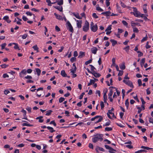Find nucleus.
I'll return each mask as SVG.
<instances>
[{"instance_id": "052dcab7", "label": "nucleus", "mask_w": 153, "mask_h": 153, "mask_svg": "<svg viewBox=\"0 0 153 153\" xmlns=\"http://www.w3.org/2000/svg\"><path fill=\"white\" fill-rule=\"evenodd\" d=\"M110 0H106L105 1V4L107 7L108 6L110 5Z\"/></svg>"}, {"instance_id": "338daca9", "label": "nucleus", "mask_w": 153, "mask_h": 153, "mask_svg": "<svg viewBox=\"0 0 153 153\" xmlns=\"http://www.w3.org/2000/svg\"><path fill=\"white\" fill-rule=\"evenodd\" d=\"M46 2L48 3V5L49 6H51V2L50 0H46Z\"/></svg>"}, {"instance_id": "ddd939ff", "label": "nucleus", "mask_w": 153, "mask_h": 153, "mask_svg": "<svg viewBox=\"0 0 153 153\" xmlns=\"http://www.w3.org/2000/svg\"><path fill=\"white\" fill-rule=\"evenodd\" d=\"M97 51V49L96 47H93L91 49V52L94 54H96Z\"/></svg>"}, {"instance_id": "a878e982", "label": "nucleus", "mask_w": 153, "mask_h": 153, "mask_svg": "<svg viewBox=\"0 0 153 153\" xmlns=\"http://www.w3.org/2000/svg\"><path fill=\"white\" fill-rule=\"evenodd\" d=\"M56 1L57 3L58 4L61 5L63 4V0H56Z\"/></svg>"}, {"instance_id": "864d4df0", "label": "nucleus", "mask_w": 153, "mask_h": 153, "mask_svg": "<svg viewBox=\"0 0 153 153\" xmlns=\"http://www.w3.org/2000/svg\"><path fill=\"white\" fill-rule=\"evenodd\" d=\"M147 36L146 35V36L143 37V39H142L141 41V42H143L144 41L146 40H147Z\"/></svg>"}, {"instance_id": "f257e3e1", "label": "nucleus", "mask_w": 153, "mask_h": 153, "mask_svg": "<svg viewBox=\"0 0 153 153\" xmlns=\"http://www.w3.org/2000/svg\"><path fill=\"white\" fill-rule=\"evenodd\" d=\"M94 136V137L92 139V141L94 143H96L99 141H101L103 140L102 134H98Z\"/></svg>"}, {"instance_id": "6ab92c4d", "label": "nucleus", "mask_w": 153, "mask_h": 153, "mask_svg": "<svg viewBox=\"0 0 153 153\" xmlns=\"http://www.w3.org/2000/svg\"><path fill=\"white\" fill-rule=\"evenodd\" d=\"M61 75L64 77H67V75L66 74L64 70H62L61 71Z\"/></svg>"}, {"instance_id": "774afa93", "label": "nucleus", "mask_w": 153, "mask_h": 153, "mask_svg": "<svg viewBox=\"0 0 153 153\" xmlns=\"http://www.w3.org/2000/svg\"><path fill=\"white\" fill-rule=\"evenodd\" d=\"M149 121L150 123H152L153 124V118L150 117L149 119Z\"/></svg>"}, {"instance_id": "de8ad7c7", "label": "nucleus", "mask_w": 153, "mask_h": 153, "mask_svg": "<svg viewBox=\"0 0 153 153\" xmlns=\"http://www.w3.org/2000/svg\"><path fill=\"white\" fill-rule=\"evenodd\" d=\"M52 111L51 110L48 111L46 112V115L47 116H49L51 114V113L52 112Z\"/></svg>"}, {"instance_id": "4c0bfd02", "label": "nucleus", "mask_w": 153, "mask_h": 153, "mask_svg": "<svg viewBox=\"0 0 153 153\" xmlns=\"http://www.w3.org/2000/svg\"><path fill=\"white\" fill-rule=\"evenodd\" d=\"M141 148L142 149H146L147 150H149L150 149H152V148H150L149 147H147V146H141Z\"/></svg>"}, {"instance_id": "4468645a", "label": "nucleus", "mask_w": 153, "mask_h": 153, "mask_svg": "<svg viewBox=\"0 0 153 153\" xmlns=\"http://www.w3.org/2000/svg\"><path fill=\"white\" fill-rule=\"evenodd\" d=\"M3 19L6 21L7 23H9L11 22V20L9 19V17L7 16L4 17Z\"/></svg>"}, {"instance_id": "393cba45", "label": "nucleus", "mask_w": 153, "mask_h": 153, "mask_svg": "<svg viewBox=\"0 0 153 153\" xmlns=\"http://www.w3.org/2000/svg\"><path fill=\"white\" fill-rule=\"evenodd\" d=\"M110 41L112 43L113 46H114L117 43V41L114 39H111L110 40Z\"/></svg>"}, {"instance_id": "5fc2aeb1", "label": "nucleus", "mask_w": 153, "mask_h": 153, "mask_svg": "<svg viewBox=\"0 0 153 153\" xmlns=\"http://www.w3.org/2000/svg\"><path fill=\"white\" fill-rule=\"evenodd\" d=\"M65 100V98L63 97H60L59 100V102L60 103L62 102Z\"/></svg>"}, {"instance_id": "dca6fc26", "label": "nucleus", "mask_w": 153, "mask_h": 153, "mask_svg": "<svg viewBox=\"0 0 153 153\" xmlns=\"http://www.w3.org/2000/svg\"><path fill=\"white\" fill-rule=\"evenodd\" d=\"M92 74L96 78L99 77L100 76V74L97 73L94 71H93L92 73Z\"/></svg>"}, {"instance_id": "0eeeda50", "label": "nucleus", "mask_w": 153, "mask_h": 153, "mask_svg": "<svg viewBox=\"0 0 153 153\" xmlns=\"http://www.w3.org/2000/svg\"><path fill=\"white\" fill-rule=\"evenodd\" d=\"M123 82L127 85L130 86L131 87L133 88L134 86L132 82L130 80H124Z\"/></svg>"}, {"instance_id": "58836bf2", "label": "nucleus", "mask_w": 153, "mask_h": 153, "mask_svg": "<svg viewBox=\"0 0 153 153\" xmlns=\"http://www.w3.org/2000/svg\"><path fill=\"white\" fill-rule=\"evenodd\" d=\"M32 48L35 50L37 51V52H38L39 48L38 47L37 45L33 46Z\"/></svg>"}, {"instance_id": "6e6d98bb", "label": "nucleus", "mask_w": 153, "mask_h": 153, "mask_svg": "<svg viewBox=\"0 0 153 153\" xmlns=\"http://www.w3.org/2000/svg\"><path fill=\"white\" fill-rule=\"evenodd\" d=\"M122 22L123 23V24L124 25L127 27L128 24V23L126 21L123 20L122 21Z\"/></svg>"}, {"instance_id": "412c9836", "label": "nucleus", "mask_w": 153, "mask_h": 153, "mask_svg": "<svg viewBox=\"0 0 153 153\" xmlns=\"http://www.w3.org/2000/svg\"><path fill=\"white\" fill-rule=\"evenodd\" d=\"M96 9L97 10L100 11L102 12L103 11V10L99 6V4H97L96 6Z\"/></svg>"}, {"instance_id": "f03ea898", "label": "nucleus", "mask_w": 153, "mask_h": 153, "mask_svg": "<svg viewBox=\"0 0 153 153\" xmlns=\"http://www.w3.org/2000/svg\"><path fill=\"white\" fill-rule=\"evenodd\" d=\"M114 108H112L111 109L109 110L108 112L107 113V114L108 117L110 119H112V118H116V117L115 116L113 111H114Z\"/></svg>"}, {"instance_id": "e2e57ef3", "label": "nucleus", "mask_w": 153, "mask_h": 153, "mask_svg": "<svg viewBox=\"0 0 153 153\" xmlns=\"http://www.w3.org/2000/svg\"><path fill=\"white\" fill-rule=\"evenodd\" d=\"M50 124H53V125L54 126H56V123L55 122V121L54 120L52 121H51L50 123Z\"/></svg>"}, {"instance_id": "680f3d73", "label": "nucleus", "mask_w": 153, "mask_h": 153, "mask_svg": "<svg viewBox=\"0 0 153 153\" xmlns=\"http://www.w3.org/2000/svg\"><path fill=\"white\" fill-rule=\"evenodd\" d=\"M137 53H138V56L140 57L143 55V53H142L140 51H137Z\"/></svg>"}, {"instance_id": "7ed1b4c3", "label": "nucleus", "mask_w": 153, "mask_h": 153, "mask_svg": "<svg viewBox=\"0 0 153 153\" xmlns=\"http://www.w3.org/2000/svg\"><path fill=\"white\" fill-rule=\"evenodd\" d=\"M89 22L86 20L85 22V24L82 27V30L83 31L87 32L89 30Z\"/></svg>"}, {"instance_id": "a19ab883", "label": "nucleus", "mask_w": 153, "mask_h": 153, "mask_svg": "<svg viewBox=\"0 0 153 153\" xmlns=\"http://www.w3.org/2000/svg\"><path fill=\"white\" fill-rule=\"evenodd\" d=\"M113 94V90L111 89L109 93L108 94V97H111V96Z\"/></svg>"}, {"instance_id": "09e8293b", "label": "nucleus", "mask_w": 153, "mask_h": 153, "mask_svg": "<svg viewBox=\"0 0 153 153\" xmlns=\"http://www.w3.org/2000/svg\"><path fill=\"white\" fill-rule=\"evenodd\" d=\"M22 126H33V125H32L29 124H28V123H23Z\"/></svg>"}, {"instance_id": "a211bd4d", "label": "nucleus", "mask_w": 153, "mask_h": 153, "mask_svg": "<svg viewBox=\"0 0 153 153\" xmlns=\"http://www.w3.org/2000/svg\"><path fill=\"white\" fill-rule=\"evenodd\" d=\"M111 13L109 11H107L105 12H104L102 13V14H103L106 16H109Z\"/></svg>"}, {"instance_id": "cd10ccee", "label": "nucleus", "mask_w": 153, "mask_h": 153, "mask_svg": "<svg viewBox=\"0 0 153 153\" xmlns=\"http://www.w3.org/2000/svg\"><path fill=\"white\" fill-rule=\"evenodd\" d=\"M47 128L51 132V133H52L54 131H55V130H54V129H53V128L52 127H50V126H47Z\"/></svg>"}, {"instance_id": "aec40b11", "label": "nucleus", "mask_w": 153, "mask_h": 153, "mask_svg": "<svg viewBox=\"0 0 153 153\" xmlns=\"http://www.w3.org/2000/svg\"><path fill=\"white\" fill-rule=\"evenodd\" d=\"M13 45H15V46L14 47V48L15 49H18L19 50H20V49L19 48L18 46V45L17 43L13 42Z\"/></svg>"}, {"instance_id": "bf43d9fd", "label": "nucleus", "mask_w": 153, "mask_h": 153, "mask_svg": "<svg viewBox=\"0 0 153 153\" xmlns=\"http://www.w3.org/2000/svg\"><path fill=\"white\" fill-rule=\"evenodd\" d=\"M92 16L95 19H97L98 18V16L95 13H93Z\"/></svg>"}, {"instance_id": "2eb2a0df", "label": "nucleus", "mask_w": 153, "mask_h": 153, "mask_svg": "<svg viewBox=\"0 0 153 153\" xmlns=\"http://www.w3.org/2000/svg\"><path fill=\"white\" fill-rule=\"evenodd\" d=\"M96 150L97 152V153L99 152V150L100 151L102 152H104L105 150L102 148L98 146L96 147Z\"/></svg>"}, {"instance_id": "bb28decb", "label": "nucleus", "mask_w": 153, "mask_h": 153, "mask_svg": "<svg viewBox=\"0 0 153 153\" xmlns=\"http://www.w3.org/2000/svg\"><path fill=\"white\" fill-rule=\"evenodd\" d=\"M43 118V117L42 116H40L39 117H37L36 119L37 120H39V121L40 123H42L43 121V120L42 119Z\"/></svg>"}, {"instance_id": "2f4dec72", "label": "nucleus", "mask_w": 153, "mask_h": 153, "mask_svg": "<svg viewBox=\"0 0 153 153\" xmlns=\"http://www.w3.org/2000/svg\"><path fill=\"white\" fill-rule=\"evenodd\" d=\"M132 28L133 29V31L135 33H138L139 32V30L136 27H132Z\"/></svg>"}, {"instance_id": "f704fd0d", "label": "nucleus", "mask_w": 153, "mask_h": 153, "mask_svg": "<svg viewBox=\"0 0 153 153\" xmlns=\"http://www.w3.org/2000/svg\"><path fill=\"white\" fill-rule=\"evenodd\" d=\"M146 151L144 149H141L135 152V153H142V152H146Z\"/></svg>"}, {"instance_id": "72a5a7b5", "label": "nucleus", "mask_w": 153, "mask_h": 153, "mask_svg": "<svg viewBox=\"0 0 153 153\" xmlns=\"http://www.w3.org/2000/svg\"><path fill=\"white\" fill-rule=\"evenodd\" d=\"M120 68L122 70L124 69L125 68V66L124 64L123 63L121 65H120Z\"/></svg>"}, {"instance_id": "6e6552de", "label": "nucleus", "mask_w": 153, "mask_h": 153, "mask_svg": "<svg viewBox=\"0 0 153 153\" xmlns=\"http://www.w3.org/2000/svg\"><path fill=\"white\" fill-rule=\"evenodd\" d=\"M27 74L26 70L25 69H23L22 70V71L19 73V76L20 77H22L25 75H26Z\"/></svg>"}, {"instance_id": "e433bc0d", "label": "nucleus", "mask_w": 153, "mask_h": 153, "mask_svg": "<svg viewBox=\"0 0 153 153\" xmlns=\"http://www.w3.org/2000/svg\"><path fill=\"white\" fill-rule=\"evenodd\" d=\"M119 72L118 74V76H121L123 75V71L119 70L118 71Z\"/></svg>"}, {"instance_id": "3c124183", "label": "nucleus", "mask_w": 153, "mask_h": 153, "mask_svg": "<svg viewBox=\"0 0 153 153\" xmlns=\"http://www.w3.org/2000/svg\"><path fill=\"white\" fill-rule=\"evenodd\" d=\"M99 117H100V116H96L95 117H94L93 118H92L91 119V120L92 121H94V120H95L97 119L98 118H99Z\"/></svg>"}, {"instance_id": "49530a36", "label": "nucleus", "mask_w": 153, "mask_h": 153, "mask_svg": "<svg viewBox=\"0 0 153 153\" xmlns=\"http://www.w3.org/2000/svg\"><path fill=\"white\" fill-rule=\"evenodd\" d=\"M76 67H75V68L74 69H71V73L72 74L76 72Z\"/></svg>"}, {"instance_id": "ea45409f", "label": "nucleus", "mask_w": 153, "mask_h": 153, "mask_svg": "<svg viewBox=\"0 0 153 153\" xmlns=\"http://www.w3.org/2000/svg\"><path fill=\"white\" fill-rule=\"evenodd\" d=\"M145 62V58H143L142 59L141 61L140 62V65L141 66H143V65L144 63Z\"/></svg>"}, {"instance_id": "69168bd1", "label": "nucleus", "mask_w": 153, "mask_h": 153, "mask_svg": "<svg viewBox=\"0 0 153 153\" xmlns=\"http://www.w3.org/2000/svg\"><path fill=\"white\" fill-rule=\"evenodd\" d=\"M27 73L28 74H30L32 71V69H28L27 70H26Z\"/></svg>"}, {"instance_id": "79ce46f5", "label": "nucleus", "mask_w": 153, "mask_h": 153, "mask_svg": "<svg viewBox=\"0 0 153 153\" xmlns=\"http://www.w3.org/2000/svg\"><path fill=\"white\" fill-rule=\"evenodd\" d=\"M111 25H109L108 27L106 28V29L105 30V31H111Z\"/></svg>"}, {"instance_id": "c756f323", "label": "nucleus", "mask_w": 153, "mask_h": 153, "mask_svg": "<svg viewBox=\"0 0 153 153\" xmlns=\"http://www.w3.org/2000/svg\"><path fill=\"white\" fill-rule=\"evenodd\" d=\"M123 49L127 53H128L130 49V46L128 45L124 48Z\"/></svg>"}, {"instance_id": "f8f14e48", "label": "nucleus", "mask_w": 153, "mask_h": 153, "mask_svg": "<svg viewBox=\"0 0 153 153\" xmlns=\"http://www.w3.org/2000/svg\"><path fill=\"white\" fill-rule=\"evenodd\" d=\"M73 15L76 18L79 19H82V17L79 15V14L78 13H72Z\"/></svg>"}, {"instance_id": "5701e85b", "label": "nucleus", "mask_w": 153, "mask_h": 153, "mask_svg": "<svg viewBox=\"0 0 153 153\" xmlns=\"http://www.w3.org/2000/svg\"><path fill=\"white\" fill-rule=\"evenodd\" d=\"M146 4H144L143 6V10L144 13H147V10L146 8Z\"/></svg>"}, {"instance_id": "603ef678", "label": "nucleus", "mask_w": 153, "mask_h": 153, "mask_svg": "<svg viewBox=\"0 0 153 153\" xmlns=\"http://www.w3.org/2000/svg\"><path fill=\"white\" fill-rule=\"evenodd\" d=\"M70 61L72 62L76 61V58L75 57H72Z\"/></svg>"}, {"instance_id": "9b49d317", "label": "nucleus", "mask_w": 153, "mask_h": 153, "mask_svg": "<svg viewBox=\"0 0 153 153\" xmlns=\"http://www.w3.org/2000/svg\"><path fill=\"white\" fill-rule=\"evenodd\" d=\"M131 24L132 27H135L136 25L140 26V25L139 23H135L133 21H131Z\"/></svg>"}, {"instance_id": "4be33fe9", "label": "nucleus", "mask_w": 153, "mask_h": 153, "mask_svg": "<svg viewBox=\"0 0 153 153\" xmlns=\"http://www.w3.org/2000/svg\"><path fill=\"white\" fill-rule=\"evenodd\" d=\"M85 56V53L84 52L80 51L79 53V55L78 56V58H81Z\"/></svg>"}, {"instance_id": "473e14b6", "label": "nucleus", "mask_w": 153, "mask_h": 153, "mask_svg": "<svg viewBox=\"0 0 153 153\" xmlns=\"http://www.w3.org/2000/svg\"><path fill=\"white\" fill-rule=\"evenodd\" d=\"M95 81L93 79H91L90 80V82L88 84V86H90L92 85V84H94Z\"/></svg>"}, {"instance_id": "423d86ee", "label": "nucleus", "mask_w": 153, "mask_h": 153, "mask_svg": "<svg viewBox=\"0 0 153 153\" xmlns=\"http://www.w3.org/2000/svg\"><path fill=\"white\" fill-rule=\"evenodd\" d=\"M134 12H131V13L133 14L134 16L137 17H139V16L140 12L137 10V9L135 7H133Z\"/></svg>"}, {"instance_id": "20e7f679", "label": "nucleus", "mask_w": 153, "mask_h": 153, "mask_svg": "<svg viewBox=\"0 0 153 153\" xmlns=\"http://www.w3.org/2000/svg\"><path fill=\"white\" fill-rule=\"evenodd\" d=\"M67 28L68 30L72 33L74 32V29L71 25L69 21H68L66 24Z\"/></svg>"}, {"instance_id": "a18cd8bd", "label": "nucleus", "mask_w": 153, "mask_h": 153, "mask_svg": "<svg viewBox=\"0 0 153 153\" xmlns=\"http://www.w3.org/2000/svg\"><path fill=\"white\" fill-rule=\"evenodd\" d=\"M9 66L8 65L4 64L1 65V67L3 68H7Z\"/></svg>"}, {"instance_id": "37998d69", "label": "nucleus", "mask_w": 153, "mask_h": 153, "mask_svg": "<svg viewBox=\"0 0 153 153\" xmlns=\"http://www.w3.org/2000/svg\"><path fill=\"white\" fill-rule=\"evenodd\" d=\"M92 62V59H89L88 61H86L85 62V65H88V64L91 63Z\"/></svg>"}, {"instance_id": "7c9ffc66", "label": "nucleus", "mask_w": 153, "mask_h": 153, "mask_svg": "<svg viewBox=\"0 0 153 153\" xmlns=\"http://www.w3.org/2000/svg\"><path fill=\"white\" fill-rule=\"evenodd\" d=\"M129 104V102H128V99H127V100H126L125 103V105L126 106V107L127 109H128Z\"/></svg>"}, {"instance_id": "0e129e2a", "label": "nucleus", "mask_w": 153, "mask_h": 153, "mask_svg": "<svg viewBox=\"0 0 153 153\" xmlns=\"http://www.w3.org/2000/svg\"><path fill=\"white\" fill-rule=\"evenodd\" d=\"M22 19L23 20L25 21H26L28 20L26 16H22Z\"/></svg>"}, {"instance_id": "c9c22d12", "label": "nucleus", "mask_w": 153, "mask_h": 153, "mask_svg": "<svg viewBox=\"0 0 153 153\" xmlns=\"http://www.w3.org/2000/svg\"><path fill=\"white\" fill-rule=\"evenodd\" d=\"M102 118L100 116L98 120L95 122V123H97L101 122L102 120Z\"/></svg>"}, {"instance_id": "f3484780", "label": "nucleus", "mask_w": 153, "mask_h": 153, "mask_svg": "<svg viewBox=\"0 0 153 153\" xmlns=\"http://www.w3.org/2000/svg\"><path fill=\"white\" fill-rule=\"evenodd\" d=\"M54 7L56 9H57L60 12H62V11L63 8L62 7H60L58 6H54Z\"/></svg>"}, {"instance_id": "39448f33", "label": "nucleus", "mask_w": 153, "mask_h": 153, "mask_svg": "<svg viewBox=\"0 0 153 153\" xmlns=\"http://www.w3.org/2000/svg\"><path fill=\"white\" fill-rule=\"evenodd\" d=\"M91 25V30L93 32H96L97 29L98 27L97 25H94V23L92 22L90 24Z\"/></svg>"}, {"instance_id": "c03bdc74", "label": "nucleus", "mask_w": 153, "mask_h": 153, "mask_svg": "<svg viewBox=\"0 0 153 153\" xmlns=\"http://www.w3.org/2000/svg\"><path fill=\"white\" fill-rule=\"evenodd\" d=\"M100 105L101 106V109H103L104 106V102H103L101 101L100 102Z\"/></svg>"}, {"instance_id": "8fccbe9b", "label": "nucleus", "mask_w": 153, "mask_h": 153, "mask_svg": "<svg viewBox=\"0 0 153 153\" xmlns=\"http://www.w3.org/2000/svg\"><path fill=\"white\" fill-rule=\"evenodd\" d=\"M7 44L6 43H4L1 44V49L2 50L4 49L6 46Z\"/></svg>"}, {"instance_id": "9d476101", "label": "nucleus", "mask_w": 153, "mask_h": 153, "mask_svg": "<svg viewBox=\"0 0 153 153\" xmlns=\"http://www.w3.org/2000/svg\"><path fill=\"white\" fill-rule=\"evenodd\" d=\"M54 15L55 16L56 18L59 20H63V19L62 16H61L57 14L56 13H55Z\"/></svg>"}, {"instance_id": "c85d7f7f", "label": "nucleus", "mask_w": 153, "mask_h": 153, "mask_svg": "<svg viewBox=\"0 0 153 153\" xmlns=\"http://www.w3.org/2000/svg\"><path fill=\"white\" fill-rule=\"evenodd\" d=\"M35 70L36 71V72L37 73L38 75L39 76L41 72V70L38 68H36L35 69Z\"/></svg>"}, {"instance_id": "b1692460", "label": "nucleus", "mask_w": 153, "mask_h": 153, "mask_svg": "<svg viewBox=\"0 0 153 153\" xmlns=\"http://www.w3.org/2000/svg\"><path fill=\"white\" fill-rule=\"evenodd\" d=\"M112 64L111 65V67H113L117 65L115 63V58H113L112 59Z\"/></svg>"}, {"instance_id": "1a4fd4ad", "label": "nucleus", "mask_w": 153, "mask_h": 153, "mask_svg": "<svg viewBox=\"0 0 153 153\" xmlns=\"http://www.w3.org/2000/svg\"><path fill=\"white\" fill-rule=\"evenodd\" d=\"M75 21L76 22V26L77 27L79 28H80L82 27V20H77L75 19H74Z\"/></svg>"}, {"instance_id": "4d7b16f0", "label": "nucleus", "mask_w": 153, "mask_h": 153, "mask_svg": "<svg viewBox=\"0 0 153 153\" xmlns=\"http://www.w3.org/2000/svg\"><path fill=\"white\" fill-rule=\"evenodd\" d=\"M24 78L26 79H32V77L31 76L27 75V76H25L24 77Z\"/></svg>"}, {"instance_id": "13d9d810", "label": "nucleus", "mask_w": 153, "mask_h": 153, "mask_svg": "<svg viewBox=\"0 0 153 153\" xmlns=\"http://www.w3.org/2000/svg\"><path fill=\"white\" fill-rule=\"evenodd\" d=\"M112 130V128L111 127H106L105 130L107 131H110Z\"/></svg>"}]
</instances>
